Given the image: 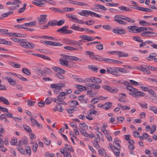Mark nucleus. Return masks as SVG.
<instances>
[{
  "label": "nucleus",
  "mask_w": 157,
  "mask_h": 157,
  "mask_svg": "<svg viewBox=\"0 0 157 157\" xmlns=\"http://www.w3.org/2000/svg\"><path fill=\"white\" fill-rule=\"evenodd\" d=\"M94 83H100L101 82L102 80L99 78L93 77Z\"/></svg>",
  "instance_id": "46"
},
{
  "label": "nucleus",
  "mask_w": 157,
  "mask_h": 157,
  "mask_svg": "<svg viewBox=\"0 0 157 157\" xmlns=\"http://www.w3.org/2000/svg\"><path fill=\"white\" fill-rule=\"evenodd\" d=\"M50 9L56 12L59 13H64V11L62 10L57 8L52 7L50 8Z\"/></svg>",
  "instance_id": "25"
},
{
  "label": "nucleus",
  "mask_w": 157,
  "mask_h": 157,
  "mask_svg": "<svg viewBox=\"0 0 157 157\" xmlns=\"http://www.w3.org/2000/svg\"><path fill=\"white\" fill-rule=\"evenodd\" d=\"M68 27V26H64L61 28L58 29L57 31V32L63 34H65L66 29Z\"/></svg>",
  "instance_id": "20"
},
{
  "label": "nucleus",
  "mask_w": 157,
  "mask_h": 157,
  "mask_svg": "<svg viewBox=\"0 0 157 157\" xmlns=\"http://www.w3.org/2000/svg\"><path fill=\"white\" fill-rule=\"evenodd\" d=\"M11 39L14 42L20 43L21 41H23V39L16 38H11Z\"/></svg>",
  "instance_id": "58"
},
{
  "label": "nucleus",
  "mask_w": 157,
  "mask_h": 157,
  "mask_svg": "<svg viewBox=\"0 0 157 157\" xmlns=\"http://www.w3.org/2000/svg\"><path fill=\"white\" fill-rule=\"evenodd\" d=\"M67 95V94L65 92H60L57 98H55L54 102L58 104L62 105H67V104L63 100L65 98V96Z\"/></svg>",
  "instance_id": "1"
},
{
  "label": "nucleus",
  "mask_w": 157,
  "mask_h": 157,
  "mask_svg": "<svg viewBox=\"0 0 157 157\" xmlns=\"http://www.w3.org/2000/svg\"><path fill=\"white\" fill-rule=\"evenodd\" d=\"M133 39L134 40L139 42H142V40H141L140 38L138 36H134L133 37Z\"/></svg>",
  "instance_id": "57"
},
{
  "label": "nucleus",
  "mask_w": 157,
  "mask_h": 157,
  "mask_svg": "<svg viewBox=\"0 0 157 157\" xmlns=\"http://www.w3.org/2000/svg\"><path fill=\"white\" fill-rule=\"evenodd\" d=\"M30 120L32 122V125L34 126L38 122L32 116L30 117Z\"/></svg>",
  "instance_id": "52"
},
{
  "label": "nucleus",
  "mask_w": 157,
  "mask_h": 157,
  "mask_svg": "<svg viewBox=\"0 0 157 157\" xmlns=\"http://www.w3.org/2000/svg\"><path fill=\"white\" fill-rule=\"evenodd\" d=\"M116 54H117L118 57H127L128 56V55L127 53H125L123 52L117 51L116 52Z\"/></svg>",
  "instance_id": "14"
},
{
  "label": "nucleus",
  "mask_w": 157,
  "mask_h": 157,
  "mask_svg": "<svg viewBox=\"0 0 157 157\" xmlns=\"http://www.w3.org/2000/svg\"><path fill=\"white\" fill-rule=\"evenodd\" d=\"M47 16L46 14L40 15V17L37 19L39 24L43 25L46 23L47 21Z\"/></svg>",
  "instance_id": "3"
},
{
  "label": "nucleus",
  "mask_w": 157,
  "mask_h": 157,
  "mask_svg": "<svg viewBox=\"0 0 157 157\" xmlns=\"http://www.w3.org/2000/svg\"><path fill=\"white\" fill-rule=\"evenodd\" d=\"M118 8L119 10L122 11H131L132 10L130 8H127L124 6L119 7Z\"/></svg>",
  "instance_id": "42"
},
{
  "label": "nucleus",
  "mask_w": 157,
  "mask_h": 157,
  "mask_svg": "<svg viewBox=\"0 0 157 157\" xmlns=\"http://www.w3.org/2000/svg\"><path fill=\"white\" fill-rule=\"evenodd\" d=\"M148 93L151 94L152 95L153 97L155 98H156L157 95L155 92L151 89H149L148 90Z\"/></svg>",
  "instance_id": "53"
},
{
  "label": "nucleus",
  "mask_w": 157,
  "mask_h": 157,
  "mask_svg": "<svg viewBox=\"0 0 157 157\" xmlns=\"http://www.w3.org/2000/svg\"><path fill=\"white\" fill-rule=\"evenodd\" d=\"M38 145L37 142L35 141L34 142L33 145V150L34 152H36Z\"/></svg>",
  "instance_id": "45"
},
{
  "label": "nucleus",
  "mask_w": 157,
  "mask_h": 157,
  "mask_svg": "<svg viewBox=\"0 0 157 157\" xmlns=\"http://www.w3.org/2000/svg\"><path fill=\"white\" fill-rule=\"evenodd\" d=\"M136 9L142 11H145L149 12H151L153 11V10L150 9L145 8L142 7H140L139 6L137 7Z\"/></svg>",
  "instance_id": "17"
},
{
  "label": "nucleus",
  "mask_w": 157,
  "mask_h": 157,
  "mask_svg": "<svg viewBox=\"0 0 157 157\" xmlns=\"http://www.w3.org/2000/svg\"><path fill=\"white\" fill-rule=\"evenodd\" d=\"M150 110L153 111L155 114H157V108L154 106H149Z\"/></svg>",
  "instance_id": "43"
},
{
  "label": "nucleus",
  "mask_w": 157,
  "mask_h": 157,
  "mask_svg": "<svg viewBox=\"0 0 157 157\" xmlns=\"http://www.w3.org/2000/svg\"><path fill=\"white\" fill-rule=\"evenodd\" d=\"M115 69L116 72L117 73H119L118 71L123 73H126L127 72L126 70L124 68L115 67Z\"/></svg>",
  "instance_id": "24"
},
{
  "label": "nucleus",
  "mask_w": 157,
  "mask_h": 157,
  "mask_svg": "<svg viewBox=\"0 0 157 157\" xmlns=\"http://www.w3.org/2000/svg\"><path fill=\"white\" fill-rule=\"evenodd\" d=\"M64 149L65 150V152L70 151L72 152H74V150L73 148V147L70 145H69L67 147H64Z\"/></svg>",
  "instance_id": "37"
},
{
  "label": "nucleus",
  "mask_w": 157,
  "mask_h": 157,
  "mask_svg": "<svg viewBox=\"0 0 157 157\" xmlns=\"http://www.w3.org/2000/svg\"><path fill=\"white\" fill-rule=\"evenodd\" d=\"M131 94L133 97L135 98H140L143 96L145 95V93L140 91H139L137 89H135L132 93L130 94Z\"/></svg>",
  "instance_id": "4"
},
{
  "label": "nucleus",
  "mask_w": 157,
  "mask_h": 157,
  "mask_svg": "<svg viewBox=\"0 0 157 157\" xmlns=\"http://www.w3.org/2000/svg\"><path fill=\"white\" fill-rule=\"evenodd\" d=\"M65 43L67 44H79V43H77V42L75 41L72 40L68 39L66 40Z\"/></svg>",
  "instance_id": "23"
},
{
  "label": "nucleus",
  "mask_w": 157,
  "mask_h": 157,
  "mask_svg": "<svg viewBox=\"0 0 157 157\" xmlns=\"http://www.w3.org/2000/svg\"><path fill=\"white\" fill-rule=\"evenodd\" d=\"M26 48L33 49L35 47L34 44L32 43L27 41Z\"/></svg>",
  "instance_id": "33"
},
{
  "label": "nucleus",
  "mask_w": 157,
  "mask_h": 157,
  "mask_svg": "<svg viewBox=\"0 0 157 157\" xmlns=\"http://www.w3.org/2000/svg\"><path fill=\"white\" fill-rule=\"evenodd\" d=\"M62 74H59V73H56L55 75V76L56 77L58 78H59L63 79L65 78L62 75Z\"/></svg>",
  "instance_id": "56"
},
{
  "label": "nucleus",
  "mask_w": 157,
  "mask_h": 157,
  "mask_svg": "<svg viewBox=\"0 0 157 157\" xmlns=\"http://www.w3.org/2000/svg\"><path fill=\"white\" fill-rule=\"evenodd\" d=\"M55 98H52L51 97H48L46 98L45 101L46 104L48 105L51 103L52 101H53Z\"/></svg>",
  "instance_id": "35"
},
{
  "label": "nucleus",
  "mask_w": 157,
  "mask_h": 157,
  "mask_svg": "<svg viewBox=\"0 0 157 157\" xmlns=\"http://www.w3.org/2000/svg\"><path fill=\"white\" fill-rule=\"evenodd\" d=\"M147 30V28L145 27H137L136 29V31L139 33L141 32L142 31H144Z\"/></svg>",
  "instance_id": "39"
},
{
  "label": "nucleus",
  "mask_w": 157,
  "mask_h": 157,
  "mask_svg": "<svg viewBox=\"0 0 157 157\" xmlns=\"http://www.w3.org/2000/svg\"><path fill=\"white\" fill-rule=\"evenodd\" d=\"M157 54L155 53H152L150 54L149 56L147 58V59L148 60H151V59H154L157 56Z\"/></svg>",
  "instance_id": "27"
},
{
  "label": "nucleus",
  "mask_w": 157,
  "mask_h": 157,
  "mask_svg": "<svg viewBox=\"0 0 157 157\" xmlns=\"http://www.w3.org/2000/svg\"><path fill=\"white\" fill-rule=\"evenodd\" d=\"M23 41H21L20 43V45L24 48H26L27 41H26V40L22 39Z\"/></svg>",
  "instance_id": "44"
},
{
  "label": "nucleus",
  "mask_w": 157,
  "mask_h": 157,
  "mask_svg": "<svg viewBox=\"0 0 157 157\" xmlns=\"http://www.w3.org/2000/svg\"><path fill=\"white\" fill-rule=\"evenodd\" d=\"M137 28L136 26H130L127 27V29L128 30L131 32H134Z\"/></svg>",
  "instance_id": "28"
},
{
  "label": "nucleus",
  "mask_w": 157,
  "mask_h": 157,
  "mask_svg": "<svg viewBox=\"0 0 157 157\" xmlns=\"http://www.w3.org/2000/svg\"><path fill=\"white\" fill-rule=\"evenodd\" d=\"M52 110L54 111H56L57 110L60 112H62L64 109L60 105L58 104L56 105V108H53Z\"/></svg>",
  "instance_id": "16"
},
{
  "label": "nucleus",
  "mask_w": 157,
  "mask_h": 157,
  "mask_svg": "<svg viewBox=\"0 0 157 157\" xmlns=\"http://www.w3.org/2000/svg\"><path fill=\"white\" fill-rule=\"evenodd\" d=\"M140 70L143 72H147V74L148 75H149L151 73L148 70L142 67H140Z\"/></svg>",
  "instance_id": "60"
},
{
  "label": "nucleus",
  "mask_w": 157,
  "mask_h": 157,
  "mask_svg": "<svg viewBox=\"0 0 157 157\" xmlns=\"http://www.w3.org/2000/svg\"><path fill=\"white\" fill-rule=\"evenodd\" d=\"M115 70V67L114 68V69L111 68H107V72L108 73L111 74L116 76L120 75V73L116 72V70Z\"/></svg>",
  "instance_id": "7"
},
{
  "label": "nucleus",
  "mask_w": 157,
  "mask_h": 157,
  "mask_svg": "<svg viewBox=\"0 0 157 157\" xmlns=\"http://www.w3.org/2000/svg\"><path fill=\"white\" fill-rule=\"evenodd\" d=\"M140 24L142 26H148L151 25V24L144 20H142L139 22Z\"/></svg>",
  "instance_id": "40"
},
{
  "label": "nucleus",
  "mask_w": 157,
  "mask_h": 157,
  "mask_svg": "<svg viewBox=\"0 0 157 157\" xmlns=\"http://www.w3.org/2000/svg\"><path fill=\"white\" fill-rule=\"evenodd\" d=\"M36 22L37 21H31L28 23H25V25L26 26H33L36 25Z\"/></svg>",
  "instance_id": "30"
},
{
  "label": "nucleus",
  "mask_w": 157,
  "mask_h": 157,
  "mask_svg": "<svg viewBox=\"0 0 157 157\" xmlns=\"http://www.w3.org/2000/svg\"><path fill=\"white\" fill-rule=\"evenodd\" d=\"M17 149L21 153L23 154H26L25 150L22 148L21 147L18 146L17 148Z\"/></svg>",
  "instance_id": "55"
},
{
  "label": "nucleus",
  "mask_w": 157,
  "mask_h": 157,
  "mask_svg": "<svg viewBox=\"0 0 157 157\" xmlns=\"http://www.w3.org/2000/svg\"><path fill=\"white\" fill-rule=\"evenodd\" d=\"M61 56H65V59H68L69 60H73L76 61L79 60L81 61L82 60V59H78V57L75 56H66L65 55H62Z\"/></svg>",
  "instance_id": "8"
},
{
  "label": "nucleus",
  "mask_w": 157,
  "mask_h": 157,
  "mask_svg": "<svg viewBox=\"0 0 157 157\" xmlns=\"http://www.w3.org/2000/svg\"><path fill=\"white\" fill-rule=\"evenodd\" d=\"M102 87L105 90L112 93H117L118 91V89L117 88L113 89L110 86L107 85H103Z\"/></svg>",
  "instance_id": "6"
},
{
  "label": "nucleus",
  "mask_w": 157,
  "mask_h": 157,
  "mask_svg": "<svg viewBox=\"0 0 157 157\" xmlns=\"http://www.w3.org/2000/svg\"><path fill=\"white\" fill-rule=\"evenodd\" d=\"M41 2H33L32 3L37 6L40 7H44L45 6L44 4Z\"/></svg>",
  "instance_id": "34"
},
{
  "label": "nucleus",
  "mask_w": 157,
  "mask_h": 157,
  "mask_svg": "<svg viewBox=\"0 0 157 157\" xmlns=\"http://www.w3.org/2000/svg\"><path fill=\"white\" fill-rule=\"evenodd\" d=\"M23 127L24 129L27 132L29 133L32 132V131L29 126L27 125H23Z\"/></svg>",
  "instance_id": "38"
},
{
  "label": "nucleus",
  "mask_w": 157,
  "mask_h": 157,
  "mask_svg": "<svg viewBox=\"0 0 157 157\" xmlns=\"http://www.w3.org/2000/svg\"><path fill=\"white\" fill-rule=\"evenodd\" d=\"M25 150L26 154L30 155L31 154V150L30 147L29 146L25 148Z\"/></svg>",
  "instance_id": "64"
},
{
  "label": "nucleus",
  "mask_w": 157,
  "mask_h": 157,
  "mask_svg": "<svg viewBox=\"0 0 157 157\" xmlns=\"http://www.w3.org/2000/svg\"><path fill=\"white\" fill-rule=\"evenodd\" d=\"M150 33L146 34V37H155L157 35V33L155 32H151L150 31Z\"/></svg>",
  "instance_id": "36"
},
{
  "label": "nucleus",
  "mask_w": 157,
  "mask_h": 157,
  "mask_svg": "<svg viewBox=\"0 0 157 157\" xmlns=\"http://www.w3.org/2000/svg\"><path fill=\"white\" fill-rule=\"evenodd\" d=\"M79 38L85 40H87L88 41L94 40L95 39L92 36L86 35H81L79 36Z\"/></svg>",
  "instance_id": "9"
},
{
  "label": "nucleus",
  "mask_w": 157,
  "mask_h": 157,
  "mask_svg": "<svg viewBox=\"0 0 157 157\" xmlns=\"http://www.w3.org/2000/svg\"><path fill=\"white\" fill-rule=\"evenodd\" d=\"M94 6L96 7H98L100 9L103 10H107V9L105 8L104 6L100 5V4H95L94 5Z\"/></svg>",
  "instance_id": "47"
},
{
  "label": "nucleus",
  "mask_w": 157,
  "mask_h": 157,
  "mask_svg": "<svg viewBox=\"0 0 157 157\" xmlns=\"http://www.w3.org/2000/svg\"><path fill=\"white\" fill-rule=\"evenodd\" d=\"M104 61L107 63H111L112 62V59H110L109 58H101L100 61Z\"/></svg>",
  "instance_id": "41"
},
{
  "label": "nucleus",
  "mask_w": 157,
  "mask_h": 157,
  "mask_svg": "<svg viewBox=\"0 0 157 157\" xmlns=\"http://www.w3.org/2000/svg\"><path fill=\"white\" fill-rule=\"evenodd\" d=\"M121 149H119V147L114 148L112 151L117 157H119L120 156V150Z\"/></svg>",
  "instance_id": "22"
},
{
  "label": "nucleus",
  "mask_w": 157,
  "mask_h": 157,
  "mask_svg": "<svg viewBox=\"0 0 157 157\" xmlns=\"http://www.w3.org/2000/svg\"><path fill=\"white\" fill-rule=\"evenodd\" d=\"M132 85H128V86H127V87H126V89L132 93L135 90V88L132 87Z\"/></svg>",
  "instance_id": "63"
},
{
  "label": "nucleus",
  "mask_w": 157,
  "mask_h": 157,
  "mask_svg": "<svg viewBox=\"0 0 157 157\" xmlns=\"http://www.w3.org/2000/svg\"><path fill=\"white\" fill-rule=\"evenodd\" d=\"M0 100L3 102L4 104L6 105H9L10 104V103L8 100L3 97H0Z\"/></svg>",
  "instance_id": "31"
},
{
  "label": "nucleus",
  "mask_w": 157,
  "mask_h": 157,
  "mask_svg": "<svg viewBox=\"0 0 157 157\" xmlns=\"http://www.w3.org/2000/svg\"><path fill=\"white\" fill-rule=\"evenodd\" d=\"M63 10L64 12H70L73 11L74 10V8H73L65 7L63 8Z\"/></svg>",
  "instance_id": "61"
},
{
  "label": "nucleus",
  "mask_w": 157,
  "mask_h": 157,
  "mask_svg": "<svg viewBox=\"0 0 157 157\" xmlns=\"http://www.w3.org/2000/svg\"><path fill=\"white\" fill-rule=\"evenodd\" d=\"M68 104L70 105V107H74L79 104L78 101L76 100L69 101L68 102Z\"/></svg>",
  "instance_id": "18"
},
{
  "label": "nucleus",
  "mask_w": 157,
  "mask_h": 157,
  "mask_svg": "<svg viewBox=\"0 0 157 157\" xmlns=\"http://www.w3.org/2000/svg\"><path fill=\"white\" fill-rule=\"evenodd\" d=\"M26 5L27 4L26 3H24L23 5V7L18 10V13H21L23 12L26 9Z\"/></svg>",
  "instance_id": "49"
},
{
  "label": "nucleus",
  "mask_w": 157,
  "mask_h": 157,
  "mask_svg": "<svg viewBox=\"0 0 157 157\" xmlns=\"http://www.w3.org/2000/svg\"><path fill=\"white\" fill-rule=\"evenodd\" d=\"M22 72L24 74H26L28 75H31V72L28 69L24 67L22 69Z\"/></svg>",
  "instance_id": "32"
},
{
  "label": "nucleus",
  "mask_w": 157,
  "mask_h": 157,
  "mask_svg": "<svg viewBox=\"0 0 157 157\" xmlns=\"http://www.w3.org/2000/svg\"><path fill=\"white\" fill-rule=\"evenodd\" d=\"M57 25L56 22L55 20H52L49 21L48 24L44 25V26H46V28H48L49 25L51 26H54Z\"/></svg>",
  "instance_id": "21"
},
{
  "label": "nucleus",
  "mask_w": 157,
  "mask_h": 157,
  "mask_svg": "<svg viewBox=\"0 0 157 157\" xmlns=\"http://www.w3.org/2000/svg\"><path fill=\"white\" fill-rule=\"evenodd\" d=\"M89 114L91 115L92 114H93L95 115H97L99 114L98 112L96 111L95 110H92L91 109H90L89 110Z\"/></svg>",
  "instance_id": "48"
},
{
  "label": "nucleus",
  "mask_w": 157,
  "mask_h": 157,
  "mask_svg": "<svg viewBox=\"0 0 157 157\" xmlns=\"http://www.w3.org/2000/svg\"><path fill=\"white\" fill-rule=\"evenodd\" d=\"M156 125L155 124H153L151 126V128L150 131V133L152 134L153 133L156 131Z\"/></svg>",
  "instance_id": "50"
},
{
  "label": "nucleus",
  "mask_w": 157,
  "mask_h": 157,
  "mask_svg": "<svg viewBox=\"0 0 157 157\" xmlns=\"http://www.w3.org/2000/svg\"><path fill=\"white\" fill-rule=\"evenodd\" d=\"M117 106L118 107H120L122 110H129L130 109V107L129 106L126 105L122 106L120 103H118L117 104Z\"/></svg>",
  "instance_id": "29"
},
{
  "label": "nucleus",
  "mask_w": 157,
  "mask_h": 157,
  "mask_svg": "<svg viewBox=\"0 0 157 157\" xmlns=\"http://www.w3.org/2000/svg\"><path fill=\"white\" fill-rule=\"evenodd\" d=\"M99 98H95L91 100V102L93 104H95L98 103L99 101Z\"/></svg>",
  "instance_id": "54"
},
{
  "label": "nucleus",
  "mask_w": 157,
  "mask_h": 157,
  "mask_svg": "<svg viewBox=\"0 0 157 157\" xmlns=\"http://www.w3.org/2000/svg\"><path fill=\"white\" fill-rule=\"evenodd\" d=\"M93 58H91V59H95L97 60L100 61V56H96L94 55H94L92 56Z\"/></svg>",
  "instance_id": "59"
},
{
  "label": "nucleus",
  "mask_w": 157,
  "mask_h": 157,
  "mask_svg": "<svg viewBox=\"0 0 157 157\" xmlns=\"http://www.w3.org/2000/svg\"><path fill=\"white\" fill-rule=\"evenodd\" d=\"M112 104V103L110 101L106 102L103 105V107L104 109L108 110L111 106Z\"/></svg>",
  "instance_id": "19"
},
{
  "label": "nucleus",
  "mask_w": 157,
  "mask_h": 157,
  "mask_svg": "<svg viewBox=\"0 0 157 157\" xmlns=\"http://www.w3.org/2000/svg\"><path fill=\"white\" fill-rule=\"evenodd\" d=\"M35 72L36 74L40 76H44L45 72L41 69L37 68L36 69Z\"/></svg>",
  "instance_id": "13"
},
{
  "label": "nucleus",
  "mask_w": 157,
  "mask_h": 157,
  "mask_svg": "<svg viewBox=\"0 0 157 157\" xmlns=\"http://www.w3.org/2000/svg\"><path fill=\"white\" fill-rule=\"evenodd\" d=\"M59 62L60 63L61 65L69 67V64L68 63V61L67 60H65V59H63L62 58H60L59 59Z\"/></svg>",
  "instance_id": "12"
},
{
  "label": "nucleus",
  "mask_w": 157,
  "mask_h": 157,
  "mask_svg": "<svg viewBox=\"0 0 157 157\" xmlns=\"http://www.w3.org/2000/svg\"><path fill=\"white\" fill-rule=\"evenodd\" d=\"M12 4L15 6L11 7V9L15 10L16 8H18L19 7V4L21 3V1L19 0H14L12 2Z\"/></svg>",
  "instance_id": "10"
},
{
  "label": "nucleus",
  "mask_w": 157,
  "mask_h": 157,
  "mask_svg": "<svg viewBox=\"0 0 157 157\" xmlns=\"http://www.w3.org/2000/svg\"><path fill=\"white\" fill-rule=\"evenodd\" d=\"M82 134L85 137H88V133L86 132V131L84 129H82L80 131Z\"/></svg>",
  "instance_id": "62"
},
{
  "label": "nucleus",
  "mask_w": 157,
  "mask_h": 157,
  "mask_svg": "<svg viewBox=\"0 0 157 157\" xmlns=\"http://www.w3.org/2000/svg\"><path fill=\"white\" fill-rule=\"evenodd\" d=\"M67 95V94L65 92H60L57 98H55L54 102L58 104L62 105H67V104L63 100L65 98V96Z\"/></svg>",
  "instance_id": "2"
},
{
  "label": "nucleus",
  "mask_w": 157,
  "mask_h": 157,
  "mask_svg": "<svg viewBox=\"0 0 157 157\" xmlns=\"http://www.w3.org/2000/svg\"><path fill=\"white\" fill-rule=\"evenodd\" d=\"M28 140L27 139H24L23 140H20L18 141L17 145L21 147L23 144L26 145L28 143Z\"/></svg>",
  "instance_id": "15"
},
{
  "label": "nucleus",
  "mask_w": 157,
  "mask_h": 157,
  "mask_svg": "<svg viewBox=\"0 0 157 157\" xmlns=\"http://www.w3.org/2000/svg\"><path fill=\"white\" fill-rule=\"evenodd\" d=\"M71 28L73 30H75L76 31H79L80 29L79 27L76 26L75 24H74L71 27Z\"/></svg>",
  "instance_id": "51"
},
{
  "label": "nucleus",
  "mask_w": 157,
  "mask_h": 157,
  "mask_svg": "<svg viewBox=\"0 0 157 157\" xmlns=\"http://www.w3.org/2000/svg\"><path fill=\"white\" fill-rule=\"evenodd\" d=\"M8 76L6 77V79H7L9 83L13 86H14L16 85V82L14 81L13 79L11 78H8Z\"/></svg>",
  "instance_id": "26"
},
{
  "label": "nucleus",
  "mask_w": 157,
  "mask_h": 157,
  "mask_svg": "<svg viewBox=\"0 0 157 157\" xmlns=\"http://www.w3.org/2000/svg\"><path fill=\"white\" fill-rule=\"evenodd\" d=\"M90 11L88 10H82L81 12H79L78 13L80 15L88 17L90 14Z\"/></svg>",
  "instance_id": "11"
},
{
  "label": "nucleus",
  "mask_w": 157,
  "mask_h": 157,
  "mask_svg": "<svg viewBox=\"0 0 157 157\" xmlns=\"http://www.w3.org/2000/svg\"><path fill=\"white\" fill-rule=\"evenodd\" d=\"M50 87L54 89V92L55 94H57L61 89V86H60L59 83L52 84L50 85Z\"/></svg>",
  "instance_id": "5"
}]
</instances>
